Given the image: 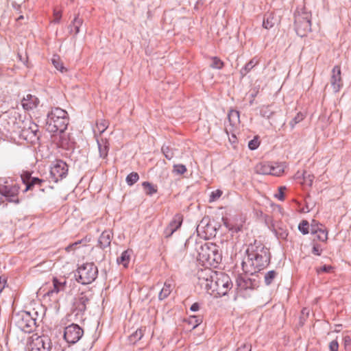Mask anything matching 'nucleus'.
<instances>
[{
  "label": "nucleus",
  "mask_w": 351,
  "mask_h": 351,
  "mask_svg": "<svg viewBox=\"0 0 351 351\" xmlns=\"http://www.w3.org/2000/svg\"><path fill=\"white\" fill-rule=\"evenodd\" d=\"M197 283L214 297L226 295L232 287L228 275L213 271L210 268L200 269L197 273Z\"/></svg>",
  "instance_id": "1"
},
{
  "label": "nucleus",
  "mask_w": 351,
  "mask_h": 351,
  "mask_svg": "<svg viewBox=\"0 0 351 351\" xmlns=\"http://www.w3.org/2000/svg\"><path fill=\"white\" fill-rule=\"evenodd\" d=\"M247 256L242 261L241 266L243 271L247 274L253 275L267 265L270 259L269 250L263 243L254 241L246 250Z\"/></svg>",
  "instance_id": "2"
},
{
  "label": "nucleus",
  "mask_w": 351,
  "mask_h": 351,
  "mask_svg": "<svg viewBox=\"0 0 351 351\" xmlns=\"http://www.w3.org/2000/svg\"><path fill=\"white\" fill-rule=\"evenodd\" d=\"M8 123L9 125L8 131L19 133L25 138L36 136L38 131V125L29 119L22 120L21 117L17 119L16 117H13L10 118Z\"/></svg>",
  "instance_id": "3"
},
{
  "label": "nucleus",
  "mask_w": 351,
  "mask_h": 351,
  "mask_svg": "<svg viewBox=\"0 0 351 351\" xmlns=\"http://www.w3.org/2000/svg\"><path fill=\"white\" fill-rule=\"evenodd\" d=\"M68 117L66 110L54 108L48 114L47 130L51 133L63 132L67 127Z\"/></svg>",
  "instance_id": "4"
},
{
  "label": "nucleus",
  "mask_w": 351,
  "mask_h": 351,
  "mask_svg": "<svg viewBox=\"0 0 351 351\" xmlns=\"http://www.w3.org/2000/svg\"><path fill=\"white\" fill-rule=\"evenodd\" d=\"M197 252L199 261L210 266L219 264L222 258L219 247L213 243H206L201 245Z\"/></svg>",
  "instance_id": "5"
},
{
  "label": "nucleus",
  "mask_w": 351,
  "mask_h": 351,
  "mask_svg": "<svg viewBox=\"0 0 351 351\" xmlns=\"http://www.w3.org/2000/svg\"><path fill=\"white\" fill-rule=\"evenodd\" d=\"M77 274L75 275L77 281L83 285L93 282L98 274L97 267L93 263H86L77 269Z\"/></svg>",
  "instance_id": "6"
},
{
  "label": "nucleus",
  "mask_w": 351,
  "mask_h": 351,
  "mask_svg": "<svg viewBox=\"0 0 351 351\" xmlns=\"http://www.w3.org/2000/svg\"><path fill=\"white\" fill-rule=\"evenodd\" d=\"M295 27L300 36L306 35L311 30V14L307 12H298L295 14Z\"/></svg>",
  "instance_id": "7"
},
{
  "label": "nucleus",
  "mask_w": 351,
  "mask_h": 351,
  "mask_svg": "<svg viewBox=\"0 0 351 351\" xmlns=\"http://www.w3.org/2000/svg\"><path fill=\"white\" fill-rule=\"evenodd\" d=\"M19 187L12 181L0 180V194L2 195L7 201L14 203H18V194Z\"/></svg>",
  "instance_id": "8"
},
{
  "label": "nucleus",
  "mask_w": 351,
  "mask_h": 351,
  "mask_svg": "<svg viewBox=\"0 0 351 351\" xmlns=\"http://www.w3.org/2000/svg\"><path fill=\"white\" fill-rule=\"evenodd\" d=\"M14 322L16 326L25 332H31L36 325V320L26 311L18 313L14 317Z\"/></svg>",
  "instance_id": "9"
},
{
  "label": "nucleus",
  "mask_w": 351,
  "mask_h": 351,
  "mask_svg": "<svg viewBox=\"0 0 351 351\" xmlns=\"http://www.w3.org/2000/svg\"><path fill=\"white\" fill-rule=\"evenodd\" d=\"M29 349L31 351H53L51 339L47 336L34 335L31 337Z\"/></svg>",
  "instance_id": "10"
},
{
  "label": "nucleus",
  "mask_w": 351,
  "mask_h": 351,
  "mask_svg": "<svg viewBox=\"0 0 351 351\" xmlns=\"http://www.w3.org/2000/svg\"><path fill=\"white\" fill-rule=\"evenodd\" d=\"M68 173V165L61 160H58L53 162L51 167L50 176L51 179L57 182L64 178Z\"/></svg>",
  "instance_id": "11"
},
{
  "label": "nucleus",
  "mask_w": 351,
  "mask_h": 351,
  "mask_svg": "<svg viewBox=\"0 0 351 351\" xmlns=\"http://www.w3.org/2000/svg\"><path fill=\"white\" fill-rule=\"evenodd\" d=\"M90 296L89 293L82 292L74 299L73 313H75V316H80V319H82V315L86 310V305L89 302Z\"/></svg>",
  "instance_id": "12"
},
{
  "label": "nucleus",
  "mask_w": 351,
  "mask_h": 351,
  "mask_svg": "<svg viewBox=\"0 0 351 351\" xmlns=\"http://www.w3.org/2000/svg\"><path fill=\"white\" fill-rule=\"evenodd\" d=\"M84 334L82 328L78 325L72 324L64 328V338L69 343H75Z\"/></svg>",
  "instance_id": "13"
},
{
  "label": "nucleus",
  "mask_w": 351,
  "mask_h": 351,
  "mask_svg": "<svg viewBox=\"0 0 351 351\" xmlns=\"http://www.w3.org/2000/svg\"><path fill=\"white\" fill-rule=\"evenodd\" d=\"M65 286V280L60 281L54 278L53 280V286L43 295L44 298L48 299L50 301H57L58 294L64 291Z\"/></svg>",
  "instance_id": "14"
},
{
  "label": "nucleus",
  "mask_w": 351,
  "mask_h": 351,
  "mask_svg": "<svg viewBox=\"0 0 351 351\" xmlns=\"http://www.w3.org/2000/svg\"><path fill=\"white\" fill-rule=\"evenodd\" d=\"M330 84L333 91L337 93L343 86V80L341 75V68L339 66H335L332 70Z\"/></svg>",
  "instance_id": "15"
},
{
  "label": "nucleus",
  "mask_w": 351,
  "mask_h": 351,
  "mask_svg": "<svg viewBox=\"0 0 351 351\" xmlns=\"http://www.w3.org/2000/svg\"><path fill=\"white\" fill-rule=\"evenodd\" d=\"M21 178L23 182L26 186L25 191L31 190L36 185H37L38 186H41L43 183L45 182V180H43L42 179L32 177L31 173H29L28 171H24L21 174Z\"/></svg>",
  "instance_id": "16"
},
{
  "label": "nucleus",
  "mask_w": 351,
  "mask_h": 351,
  "mask_svg": "<svg viewBox=\"0 0 351 351\" xmlns=\"http://www.w3.org/2000/svg\"><path fill=\"white\" fill-rule=\"evenodd\" d=\"M183 221V217L180 214H176L165 229L164 234L165 237H170L180 227Z\"/></svg>",
  "instance_id": "17"
},
{
  "label": "nucleus",
  "mask_w": 351,
  "mask_h": 351,
  "mask_svg": "<svg viewBox=\"0 0 351 351\" xmlns=\"http://www.w3.org/2000/svg\"><path fill=\"white\" fill-rule=\"evenodd\" d=\"M39 103L38 98L32 94H27L21 100L22 107L25 110H32L37 108Z\"/></svg>",
  "instance_id": "18"
},
{
  "label": "nucleus",
  "mask_w": 351,
  "mask_h": 351,
  "mask_svg": "<svg viewBox=\"0 0 351 351\" xmlns=\"http://www.w3.org/2000/svg\"><path fill=\"white\" fill-rule=\"evenodd\" d=\"M255 281L245 276H239L237 279V286L239 291L253 289L255 287Z\"/></svg>",
  "instance_id": "19"
},
{
  "label": "nucleus",
  "mask_w": 351,
  "mask_h": 351,
  "mask_svg": "<svg viewBox=\"0 0 351 351\" xmlns=\"http://www.w3.org/2000/svg\"><path fill=\"white\" fill-rule=\"evenodd\" d=\"M271 228L272 231L278 239H285L288 236V230L286 226L281 222H274L271 225Z\"/></svg>",
  "instance_id": "20"
},
{
  "label": "nucleus",
  "mask_w": 351,
  "mask_h": 351,
  "mask_svg": "<svg viewBox=\"0 0 351 351\" xmlns=\"http://www.w3.org/2000/svg\"><path fill=\"white\" fill-rule=\"evenodd\" d=\"M315 221L311 223V232L312 234H317V239L321 241H326L328 239V232L323 229L322 224H314Z\"/></svg>",
  "instance_id": "21"
},
{
  "label": "nucleus",
  "mask_w": 351,
  "mask_h": 351,
  "mask_svg": "<svg viewBox=\"0 0 351 351\" xmlns=\"http://www.w3.org/2000/svg\"><path fill=\"white\" fill-rule=\"evenodd\" d=\"M112 238L110 231H104L99 238V244L101 248H106L110 246Z\"/></svg>",
  "instance_id": "22"
},
{
  "label": "nucleus",
  "mask_w": 351,
  "mask_h": 351,
  "mask_svg": "<svg viewBox=\"0 0 351 351\" xmlns=\"http://www.w3.org/2000/svg\"><path fill=\"white\" fill-rule=\"evenodd\" d=\"M271 162H267L258 163L254 168L256 173L269 175V173H271Z\"/></svg>",
  "instance_id": "23"
},
{
  "label": "nucleus",
  "mask_w": 351,
  "mask_h": 351,
  "mask_svg": "<svg viewBox=\"0 0 351 351\" xmlns=\"http://www.w3.org/2000/svg\"><path fill=\"white\" fill-rule=\"evenodd\" d=\"M173 289V284L171 280H167L165 284L164 287L161 289L160 292L159 293L158 298L160 300L165 299L167 298L170 293L172 291Z\"/></svg>",
  "instance_id": "24"
},
{
  "label": "nucleus",
  "mask_w": 351,
  "mask_h": 351,
  "mask_svg": "<svg viewBox=\"0 0 351 351\" xmlns=\"http://www.w3.org/2000/svg\"><path fill=\"white\" fill-rule=\"evenodd\" d=\"M285 165L284 163H274L271 164V173L269 175L280 176L285 171Z\"/></svg>",
  "instance_id": "25"
},
{
  "label": "nucleus",
  "mask_w": 351,
  "mask_h": 351,
  "mask_svg": "<svg viewBox=\"0 0 351 351\" xmlns=\"http://www.w3.org/2000/svg\"><path fill=\"white\" fill-rule=\"evenodd\" d=\"M131 251L129 250L123 251L121 256L117 258V262L119 265H123L124 267H127L130 260Z\"/></svg>",
  "instance_id": "26"
},
{
  "label": "nucleus",
  "mask_w": 351,
  "mask_h": 351,
  "mask_svg": "<svg viewBox=\"0 0 351 351\" xmlns=\"http://www.w3.org/2000/svg\"><path fill=\"white\" fill-rule=\"evenodd\" d=\"M259 63V60L254 57L248 62L245 66L241 70V74L242 76H245L249 73L256 65Z\"/></svg>",
  "instance_id": "27"
},
{
  "label": "nucleus",
  "mask_w": 351,
  "mask_h": 351,
  "mask_svg": "<svg viewBox=\"0 0 351 351\" xmlns=\"http://www.w3.org/2000/svg\"><path fill=\"white\" fill-rule=\"evenodd\" d=\"M52 64L55 66V68L60 71L61 73H64L67 71V69L64 67L62 61L60 60L58 56H53L51 59Z\"/></svg>",
  "instance_id": "28"
},
{
  "label": "nucleus",
  "mask_w": 351,
  "mask_h": 351,
  "mask_svg": "<svg viewBox=\"0 0 351 351\" xmlns=\"http://www.w3.org/2000/svg\"><path fill=\"white\" fill-rule=\"evenodd\" d=\"M82 23L83 20L77 16H75L71 25V32H73L75 35H77L80 32V28Z\"/></svg>",
  "instance_id": "29"
},
{
  "label": "nucleus",
  "mask_w": 351,
  "mask_h": 351,
  "mask_svg": "<svg viewBox=\"0 0 351 351\" xmlns=\"http://www.w3.org/2000/svg\"><path fill=\"white\" fill-rule=\"evenodd\" d=\"M275 24V17L272 13H270L266 16L263 22V26L265 29H270L274 27Z\"/></svg>",
  "instance_id": "30"
},
{
  "label": "nucleus",
  "mask_w": 351,
  "mask_h": 351,
  "mask_svg": "<svg viewBox=\"0 0 351 351\" xmlns=\"http://www.w3.org/2000/svg\"><path fill=\"white\" fill-rule=\"evenodd\" d=\"M109 122L104 119H99L96 122V129L99 134L103 133L108 127Z\"/></svg>",
  "instance_id": "31"
},
{
  "label": "nucleus",
  "mask_w": 351,
  "mask_h": 351,
  "mask_svg": "<svg viewBox=\"0 0 351 351\" xmlns=\"http://www.w3.org/2000/svg\"><path fill=\"white\" fill-rule=\"evenodd\" d=\"M100 154H107L109 151V143L106 139L97 140Z\"/></svg>",
  "instance_id": "32"
},
{
  "label": "nucleus",
  "mask_w": 351,
  "mask_h": 351,
  "mask_svg": "<svg viewBox=\"0 0 351 351\" xmlns=\"http://www.w3.org/2000/svg\"><path fill=\"white\" fill-rule=\"evenodd\" d=\"M276 276L277 273L274 270L269 271L265 275V283L267 285H270L272 283L274 278L276 277Z\"/></svg>",
  "instance_id": "33"
},
{
  "label": "nucleus",
  "mask_w": 351,
  "mask_h": 351,
  "mask_svg": "<svg viewBox=\"0 0 351 351\" xmlns=\"http://www.w3.org/2000/svg\"><path fill=\"white\" fill-rule=\"evenodd\" d=\"M143 336V331L142 328L136 330L134 333L130 336V341L131 343H135L140 340Z\"/></svg>",
  "instance_id": "34"
},
{
  "label": "nucleus",
  "mask_w": 351,
  "mask_h": 351,
  "mask_svg": "<svg viewBox=\"0 0 351 351\" xmlns=\"http://www.w3.org/2000/svg\"><path fill=\"white\" fill-rule=\"evenodd\" d=\"M211 60L212 63L210 64V66L213 69H221L224 66V62L217 57H212Z\"/></svg>",
  "instance_id": "35"
},
{
  "label": "nucleus",
  "mask_w": 351,
  "mask_h": 351,
  "mask_svg": "<svg viewBox=\"0 0 351 351\" xmlns=\"http://www.w3.org/2000/svg\"><path fill=\"white\" fill-rule=\"evenodd\" d=\"M139 179L138 174L136 172L130 173L126 178V182L128 185L132 186L136 183Z\"/></svg>",
  "instance_id": "36"
},
{
  "label": "nucleus",
  "mask_w": 351,
  "mask_h": 351,
  "mask_svg": "<svg viewBox=\"0 0 351 351\" xmlns=\"http://www.w3.org/2000/svg\"><path fill=\"white\" fill-rule=\"evenodd\" d=\"M186 172V167L184 165L177 164L173 167V173L176 175H182Z\"/></svg>",
  "instance_id": "37"
},
{
  "label": "nucleus",
  "mask_w": 351,
  "mask_h": 351,
  "mask_svg": "<svg viewBox=\"0 0 351 351\" xmlns=\"http://www.w3.org/2000/svg\"><path fill=\"white\" fill-rule=\"evenodd\" d=\"M298 229L303 234H308L309 232L308 222L306 220H302L298 226Z\"/></svg>",
  "instance_id": "38"
},
{
  "label": "nucleus",
  "mask_w": 351,
  "mask_h": 351,
  "mask_svg": "<svg viewBox=\"0 0 351 351\" xmlns=\"http://www.w3.org/2000/svg\"><path fill=\"white\" fill-rule=\"evenodd\" d=\"M260 143H261V141L259 140V137L258 136H254V138L252 140H251L248 143V147L251 150H254L258 147V146L260 145Z\"/></svg>",
  "instance_id": "39"
},
{
  "label": "nucleus",
  "mask_w": 351,
  "mask_h": 351,
  "mask_svg": "<svg viewBox=\"0 0 351 351\" xmlns=\"http://www.w3.org/2000/svg\"><path fill=\"white\" fill-rule=\"evenodd\" d=\"M302 177H303V180H304V183H306L308 186H311L312 185L313 182V179H314V176L313 175H311L310 173H307L306 171H304L302 173Z\"/></svg>",
  "instance_id": "40"
},
{
  "label": "nucleus",
  "mask_w": 351,
  "mask_h": 351,
  "mask_svg": "<svg viewBox=\"0 0 351 351\" xmlns=\"http://www.w3.org/2000/svg\"><path fill=\"white\" fill-rule=\"evenodd\" d=\"M228 119L230 122H233L234 124L236 123L239 119V112L236 110H231L228 114Z\"/></svg>",
  "instance_id": "41"
},
{
  "label": "nucleus",
  "mask_w": 351,
  "mask_h": 351,
  "mask_svg": "<svg viewBox=\"0 0 351 351\" xmlns=\"http://www.w3.org/2000/svg\"><path fill=\"white\" fill-rule=\"evenodd\" d=\"M143 186L147 194L152 195L156 192V191L154 189L153 186L148 182H144L143 183Z\"/></svg>",
  "instance_id": "42"
},
{
  "label": "nucleus",
  "mask_w": 351,
  "mask_h": 351,
  "mask_svg": "<svg viewBox=\"0 0 351 351\" xmlns=\"http://www.w3.org/2000/svg\"><path fill=\"white\" fill-rule=\"evenodd\" d=\"M222 193H223L222 191L219 189L211 192L209 201L210 202H212L217 200L221 196Z\"/></svg>",
  "instance_id": "43"
},
{
  "label": "nucleus",
  "mask_w": 351,
  "mask_h": 351,
  "mask_svg": "<svg viewBox=\"0 0 351 351\" xmlns=\"http://www.w3.org/2000/svg\"><path fill=\"white\" fill-rule=\"evenodd\" d=\"M286 190L285 186H280L278 188V193L275 194V197L278 199L280 201H283L285 199V191Z\"/></svg>",
  "instance_id": "44"
},
{
  "label": "nucleus",
  "mask_w": 351,
  "mask_h": 351,
  "mask_svg": "<svg viewBox=\"0 0 351 351\" xmlns=\"http://www.w3.org/2000/svg\"><path fill=\"white\" fill-rule=\"evenodd\" d=\"M304 115L302 113H298L297 115L294 117V119L291 121L290 124L293 128L295 124L298 123L304 119Z\"/></svg>",
  "instance_id": "45"
},
{
  "label": "nucleus",
  "mask_w": 351,
  "mask_h": 351,
  "mask_svg": "<svg viewBox=\"0 0 351 351\" xmlns=\"http://www.w3.org/2000/svg\"><path fill=\"white\" fill-rule=\"evenodd\" d=\"M53 22L56 23H58L60 21L61 17H62V11L57 10L56 9L53 10Z\"/></svg>",
  "instance_id": "46"
},
{
  "label": "nucleus",
  "mask_w": 351,
  "mask_h": 351,
  "mask_svg": "<svg viewBox=\"0 0 351 351\" xmlns=\"http://www.w3.org/2000/svg\"><path fill=\"white\" fill-rule=\"evenodd\" d=\"M189 323L193 325V328H195L199 324V319L196 316H191L189 318Z\"/></svg>",
  "instance_id": "47"
},
{
  "label": "nucleus",
  "mask_w": 351,
  "mask_h": 351,
  "mask_svg": "<svg viewBox=\"0 0 351 351\" xmlns=\"http://www.w3.org/2000/svg\"><path fill=\"white\" fill-rule=\"evenodd\" d=\"M332 269V267L331 266H330V265H324L322 267L317 268V272L318 274H320L321 272L328 273V272H330V271Z\"/></svg>",
  "instance_id": "48"
},
{
  "label": "nucleus",
  "mask_w": 351,
  "mask_h": 351,
  "mask_svg": "<svg viewBox=\"0 0 351 351\" xmlns=\"http://www.w3.org/2000/svg\"><path fill=\"white\" fill-rule=\"evenodd\" d=\"M330 351H338L339 343L337 340L332 341L329 344Z\"/></svg>",
  "instance_id": "49"
},
{
  "label": "nucleus",
  "mask_w": 351,
  "mask_h": 351,
  "mask_svg": "<svg viewBox=\"0 0 351 351\" xmlns=\"http://www.w3.org/2000/svg\"><path fill=\"white\" fill-rule=\"evenodd\" d=\"M81 243V241H78L77 242H75L69 245H68L66 247H65V250L67 252H70L73 250H74L77 246Z\"/></svg>",
  "instance_id": "50"
},
{
  "label": "nucleus",
  "mask_w": 351,
  "mask_h": 351,
  "mask_svg": "<svg viewBox=\"0 0 351 351\" xmlns=\"http://www.w3.org/2000/svg\"><path fill=\"white\" fill-rule=\"evenodd\" d=\"M252 346L250 344L244 343L237 348L236 351H251Z\"/></svg>",
  "instance_id": "51"
},
{
  "label": "nucleus",
  "mask_w": 351,
  "mask_h": 351,
  "mask_svg": "<svg viewBox=\"0 0 351 351\" xmlns=\"http://www.w3.org/2000/svg\"><path fill=\"white\" fill-rule=\"evenodd\" d=\"M312 252L314 254L319 256L321 254L322 250L318 245H314Z\"/></svg>",
  "instance_id": "52"
},
{
  "label": "nucleus",
  "mask_w": 351,
  "mask_h": 351,
  "mask_svg": "<svg viewBox=\"0 0 351 351\" xmlns=\"http://www.w3.org/2000/svg\"><path fill=\"white\" fill-rule=\"evenodd\" d=\"M199 304L197 302H195L190 307V310L193 312H196V311H199Z\"/></svg>",
  "instance_id": "53"
},
{
  "label": "nucleus",
  "mask_w": 351,
  "mask_h": 351,
  "mask_svg": "<svg viewBox=\"0 0 351 351\" xmlns=\"http://www.w3.org/2000/svg\"><path fill=\"white\" fill-rule=\"evenodd\" d=\"M346 348L351 346V339L349 336H346L343 339Z\"/></svg>",
  "instance_id": "54"
},
{
  "label": "nucleus",
  "mask_w": 351,
  "mask_h": 351,
  "mask_svg": "<svg viewBox=\"0 0 351 351\" xmlns=\"http://www.w3.org/2000/svg\"><path fill=\"white\" fill-rule=\"evenodd\" d=\"M204 220H202L201 221V223L197 227V232H198V234H199L201 231H203V229L204 228Z\"/></svg>",
  "instance_id": "55"
},
{
  "label": "nucleus",
  "mask_w": 351,
  "mask_h": 351,
  "mask_svg": "<svg viewBox=\"0 0 351 351\" xmlns=\"http://www.w3.org/2000/svg\"><path fill=\"white\" fill-rule=\"evenodd\" d=\"M5 282H6L5 279L3 278L2 277H0V293L1 292L2 289L4 288Z\"/></svg>",
  "instance_id": "56"
},
{
  "label": "nucleus",
  "mask_w": 351,
  "mask_h": 351,
  "mask_svg": "<svg viewBox=\"0 0 351 351\" xmlns=\"http://www.w3.org/2000/svg\"><path fill=\"white\" fill-rule=\"evenodd\" d=\"M170 151V149L168 146H163L162 147V154H165L166 152H169Z\"/></svg>",
  "instance_id": "57"
},
{
  "label": "nucleus",
  "mask_w": 351,
  "mask_h": 351,
  "mask_svg": "<svg viewBox=\"0 0 351 351\" xmlns=\"http://www.w3.org/2000/svg\"><path fill=\"white\" fill-rule=\"evenodd\" d=\"M166 158L168 159V160H171V156H169V155L168 154H166L165 155Z\"/></svg>",
  "instance_id": "58"
},
{
  "label": "nucleus",
  "mask_w": 351,
  "mask_h": 351,
  "mask_svg": "<svg viewBox=\"0 0 351 351\" xmlns=\"http://www.w3.org/2000/svg\"><path fill=\"white\" fill-rule=\"evenodd\" d=\"M23 16H19V19H23Z\"/></svg>",
  "instance_id": "59"
}]
</instances>
